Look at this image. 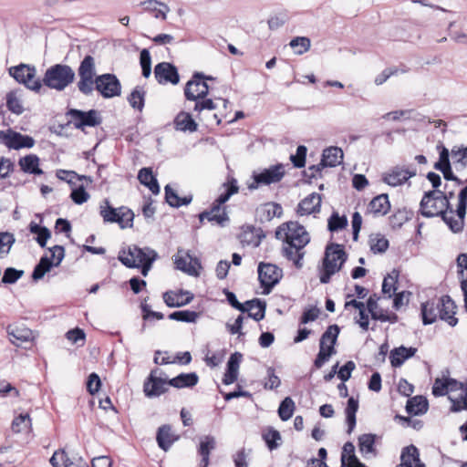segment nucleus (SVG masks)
<instances>
[{
	"instance_id": "obj_1",
	"label": "nucleus",
	"mask_w": 467,
	"mask_h": 467,
	"mask_svg": "<svg viewBox=\"0 0 467 467\" xmlns=\"http://www.w3.org/2000/svg\"><path fill=\"white\" fill-rule=\"evenodd\" d=\"M78 74L79 80L77 86L84 95H91L94 89L105 99L117 97L121 93V84L114 74L96 76L95 59L90 55H87L80 62Z\"/></svg>"
},
{
	"instance_id": "obj_2",
	"label": "nucleus",
	"mask_w": 467,
	"mask_h": 467,
	"mask_svg": "<svg viewBox=\"0 0 467 467\" xmlns=\"http://www.w3.org/2000/svg\"><path fill=\"white\" fill-rule=\"evenodd\" d=\"M275 238L283 242V255L292 261L296 268H301L306 254L304 248L310 242L306 228L297 222L284 223L277 227Z\"/></svg>"
},
{
	"instance_id": "obj_3",
	"label": "nucleus",
	"mask_w": 467,
	"mask_h": 467,
	"mask_svg": "<svg viewBox=\"0 0 467 467\" xmlns=\"http://www.w3.org/2000/svg\"><path fill=\"white\" fill-rule=\"evenodd\" d=\"M456 305L449 296L434 297L421 304V317L424 325L434 323L438 318L445 321L451 327L458 323L455 317Z\"/></svg>"
},
{
	"instance_id": "obj_4",
	"label": "nucleus",
	"mask_w": 467,
	"mask_h": 467,
	"mask_svg": "<svg viewBox=\"0 0 467 467\" xmlns=\"http://www.w3.org/2000/svg\"><path fill=\"white\" fill-rule=\"evenodd\" d=\"M211 76H205L201 72H194L192 78L186 83L184 96L187 100L194 101L193 110L200 114L202 110H213L216 104L212 99H208L209 86L206 80H213Z\"/></svg>"
},
{
	"instance_id": "obj_5",
	"label": "nucleus",
	"mask_w": 467,
	"mask_h": 467,
	"mask_svg": "<svg viewBox=\"0 0 467 467\" xmlns=\"http://www.w3.org/2000/svg\"><path fill=\"white\" fill-rule=\"evenodd\" d=\"M223 186L225 187V192L221 193L218 198L215 199L210 209L205 210L199 214V220L201 223L207 220L212 224L223 227L229 221V216L223 204L232 195L238 192L239 187L237 186V182L234 178L229 179Z\"/></svg>"
},
{
	"instance_id": "obj_6",
	"label": "nucleus",
	"mask_w": 467,
	"mask_h": 467,
	"mask_svg": "<svg viewBox=\"0 0 467 467\" xmlns=\"http://www.w3.org/2000/svg\"><path fill=\"white\" fill-rule=\"evenodd\" d=\"M347 259L348 254L343 245L338 244L327 245L320 270V282L322 284L329 283L331 276L341 270Z\"/></svg>"
},
{
	"instance_id": "obj_7",
	"label": "nucleus",
	"mask_w": 467,
	"mask_h": 467,
	"mask_svg": "<svg viewBox=\"0 0 467 467\" xmlns=\"http://www.w3.org/2000/svg\"><path fill=\"white\" fill-rule=\"evenodd\" d=\"M99 215L104 223H118L121 229L131 227L133 224V212L126 206L114 208L109 199H104L100 202Z\"/></svg>"
},
{
	"instance_id": "obj_8",
	"label": "nucleus",
	"mask_w": 467,
	"mask_h": 467,
	"mask_svg": "<svg viewBox=\"0 0 467 467\" xmlns=\"http://www.w3.org/2000/svg\"><path fill=\"white\" fill-rule=\"evenodd\" d=\"M157 254L149 248H140L136 245L130 247L127 253L119 256V260L128 267H141V274L145 276L150 270Z\"/></svg>"
},
{
	"instance_id": "obj_9",
	"label": "nucleus",
	"mask_w": 467,
	"mask_h": 467,
	"mask_svg": "<svg viewBox=\"0 0 467 467\" xmlns=\"http://www.w3.org/2000/svg\"><path fill=\"white\" fill-rule=\"evenodd\" d=\"M75 73L67 65L56 64L45 73L43 84L50 88L63 90L74 80Z\"/></svg>"
},
{
	"instance_id": "obj_10",
	"label": "nucleus",
	"mask_w": 467,
	"mask_h": 467,
	"mask_svg": "<svg viewBox=\"0 0 467 467\" xmlns=\"http://www.w3.org/2000/svg\"><path fill=\"white\" fill-rule=\"evenodd\" d=\"M338 334L339 327L337 325H331L321 336L319 352L314 361L316 368H321L330 357L336 353L335 345Z\"/></svg>"
},
{
	"instance_id": "obj_11",
	"label": "nucleus",
	"mask_w": 467,
	"mask_h": 467,
	"mask_svg": "<svg viewBox=\"0 0 467 467\" xmlns=\"http://www.w3.org/2000/svg\"><path fill=\"white\" fill-rule=\"evenodd\" d=\"M285 175V170L282 163L272 165L269 168L262 170L260 172H254V181L248 185V189L255 190L261 186L278 183L283 180Z\"/></svg>"
},
{
	"instance_id": "obj_12",
	"label": "nucleus",
	"mask_w": 467,
	"mask_h": 467,
	"mask_svg": "<svg viewBox=\"0 0 467 467\" xmlns=\"http://www.w3.org/2000/svg\"><path fill=\"white\" fill-rule=\"evenodd\" d=\"M225 296L228 303L234 308L243 313L248 312V317H251L255 321H260L265 318L266 307L265 302L259 299H253L242 304L237 300L235 295L229 290H225Z\"/></svg>"
},
{
	"instance_id": "obj_13",
	"label": "nucleus",
	"mask_w": 467,
	"mask_h": 467,
	"mask_svg": "<svg viewBox=\"0 0 467 467\" xmlns=\"http://www.w3.org/2000/svg\"><path fill=\"white\" fill-rule=\"evenodd\" d=\"M283 276V271L277 265L270 263H260L258 265V278L263 287V294L268 295Z\"/></svg>"
},
{
	"instance_id": "obj_14",
	"label": "nucleus",
	"mask_w": 467,
	"mask_h": 467,
	"mask_svg": "<svg viewBox=\"0 0 467 467\" xmlns=\"http://www.w3.org/2000/svg\"><path fill=\"white\" fill-rule=\"evenodd\" d=\"M9 74L18 82L23 83L28 88L39 91L42 88V82L36 79L35 67L20 64L9 68Z\"/></svg>"
},
{
	"instance_id": "obj_15",
	"label": "nucleus",
	"mask_w": 467,
	"mask_h": 467,
	"mask_svg": "<svg viewBox=\"0 0 467 467\" xmlns=\"http://www.w3.org/2000/svg\"><path fill=\"white\" fill-rule=\"evenodd\" d=\"M67 114L69 116V122L77 129L83 130L85 127H95L100 123L95 109H90L86 112L80 109H71Z\"/></svg>"
},
{
	"instance_id": "obj_16",
	"label": "nucleus",
	"mask_w": 467,
	"mask_h": 467,
	"mask_svg": "<svg viewBox=\"0 0 467 467\" xmlns=\"http://www.w3.org/2000/svg\"><path fill=\"white\" fill-rule=\"evenodd\" d=\"M154 76L158 83L177 85L180 76L177 67L169 62H161L154 67Z\"/></svg>"
},
{
	"instance_id": "obj_17",
	"label": "nucleus",
	"mask_w": 467,
	"mask_h": 467,
	"mask_svg": "<svg viewBox=\"0 0 467 467\" xmlns=\"http://www.w3.org/2000/svg\"><path fill=\"white\" fill-rule=\"evenodd\" d=\"M162 298L169 307H182L190 304L193 300L194 296L190 291L178 289L164 292Z\"/></svg>"
},
{
	"instance_id": "obj_18",
	"label": "nucleus",
	"mask_w": 467,
	"mask_h": 467,
	"mask_svg": "<svg viewBox=\"0 0 467 467\" xmlns=\"http://www.w3.org/2000/svg\"><path fill=\"white\" fill-rule=\"evenodd\" d=\"M2 138L4 144L9 149H29L35 145V140L32 137L14 130H8L6 133H4Z\"/></svg>"
},
{
	"instance_id": "obj_19",
	"label": "nucleus",
	"mask_w": 467,
	"mask_h": 467,
	"mask_svg": "<svg viewBox=\"0 0 467 467\" xmlns=\"http://www.w3.org/2000/svg\"><path fill=\"white\" fill-rule=\"evenodd\" d=\"M156 371L152 370L144 382L143 390L147 397H158L168 391V380L155 376Z\"/></svg>"
},
{
	"instance_id": "obj_20",
	"label": "nucleus",
	"mask_w": 467,
	"mask_h": 467,
	"mask_svg": "<svg viewBox=\"0 0 467 467\" xmlns=\"http://www.w3.org/2000/svg\"><path fill=\"white\" fill-rule=\"evenodd\" d=\"M265 236L261 228L245 225L242 227L238 238L243 246L257 247Z\"/></svg>"
},
{
	"instance_id": "obj_21",
	"label": "nucleus",
	"mask_w": 467,
	"mask_h": 467,
	"mask_svg": "<svg viewBox=\"0 0 467 467\" xmlns=\"http://www.w3.org/2000/svg\"><path fill=\"white\" fill-rule=\"evenodd\" d=\"M390 210V202L386 193L374 197L368 204L365 214L372 217H381L386 215Z\"/></svg>"
},
{
	"instance_id": "obj_22",
	"label": "nucleus",
	"mask_w": 467,
	"mask_h": 467,
	"mask_svg": "<svg viewBox=\"0 0 467 467\" xmlns=\"http://www.w3.org/2000/svg\"><path fill=\"white\" fill-rule=\"evenodd\" d=\"M182 250L178 251V255L175 257L174 264L177 269H180L188 275H198V269L201 267L200 262L197 258L192 257L189 252H186L184 255H180Z\"/></svg>"
},
{
	"instance_id": "obj_23",
	"label": "nucleus",
	"mask_w": 467,
	"mask_h": 467,
	"mask_svg": "<svg viewBox=\"0 0 467 467\" xmlns=\"http://www.w3.org/2000/svg\"><path fill=\"white\" fill-rule=\"evenodd\" d=\"M321 195L313 192L298 203L296 213L301 216L318 213L321 208Z\"/></svg>"
},
{
	"instance_id": "obj_24",
	"label": "nucleus",
	"mask_w": 467,
	"mask_h": 467,
	"mask_svg": "<svg viewBox=\"0 0 467 467\" xmlns=\"http://www.w3.org/2000/svg\"><path fill=\"white\" fill-rule=\"evenodd\" d=\"M7 333L11 342L16 346L32 341L34 338L33 331L23 324L9 325Z\"/></svg>"
},
{
	"instance_id": "obj_25",
	"label": "nucleus",
	"mask_w": 467,
	"mask_h": 467,
	"mask_svg": "<svg viewBox=\"0 0 467 467\" xmlns=\"http://www.w3.org/2000/svg\"><path fill=\"white\" fill-rule=\"evenodd\" d=\"M416 175V170L395 167L384 174L383 181L390 186H398L406 182L410 178Z\"/></svg>"
},
{
	"instance_id": "obj_26",
	"label": "nucleus",
	"mask_w": 467,
	"mask_h": 467,
	"mask_svg": "<svg viewBox=\"0 0 467 467\" xmlns=\"http://www.w3.org/2000/svg\"><path fill=\"white\" fill-rule=\"evenodd\" d=\"M397 467H425L420 459V452L416 446L410 445L403 448L400 463Z\"/></svg>"
},
{
	"instance_id": "obj_27",
	"label": "nucleus",
	"mask_w": 467,
	"mask_h": 467,
	"mask_svg": "<svg viewBox=\"0 0 467 467\" xmlns=\"http://www.w3.org/2000/svg\"><path fill=\"white\" fill-rule=\"evenodd\" d=\"M243 355L239 352L232 354L227 362V368L223 378V383L230 385L234 383L238 378V371Z\"/></svg>"
},
{
	"instance_id": "obj_28",
	"label": "nucleus",
	"mask_w": 467,
	"mask_h": 467,
	"mask_svg": "<svg viewBox=\"0 0 467 467\" xmlns=\"http://www.w3.org/2000/svg\"><path fill=\"white\" fill-rule=\"evenodd\" d=\"M367 310L370 313L371 317L374 320L381 322L396 323L398 321V316L395 313H388L387 311L379 307L377 300L372 296L367 301Z\"/></svg>"
},
{
	"instance_id": "obj_29",
	"label": "nucleus",
	"mask_w": 467,
	"mask_h": 467,
	"mask_svg": "<svg viewBox=\"0 0 467 467\" xmlns=\"http://www.w3.org/2000/svg\"><path fill=\"white\" fill-rule=\"evenodd\" d=\"M20 170L27 174L42 175L43 170L40 168V159L36 154H27L18 160Z\"/></svg>"
},
{
	"instance_id": "obj_30",
	"label": "nucleus",
	"mask_w": 467,
	"mask_h": 467,
	"mask_svg": "<svg viewBox=\"0 0 467 467\" xmlns=\"http://www.w3.org/2000/svg\"><path fill=\"white\" fill-rule=\"evenodd\" d=\"M173 125L176 130L194 132L198 130V124L193 119L192 115L186 111H180L173 120Z\"/></svg>"
},
{
	"instance_id": "obj_31",
	"label": "nucleus",
	"mask_w": 467,
	"mask_h": 467,
	"mask_svg": "<svg viewBox=\"0 0 467 467\" xmlns=\"http://www.w3.org/2000/svg\"><path fill=\"white\" fill-rule=\"evenodd\" d=\"M216 441L211 435L204 436L199 444L198 454L201 456L199 467H208L210 462V453L215 448Z\"/></svg>"
},
{
	"instance_id": "obj_32",
	"label": "nucleus",
	"mask_w": 467,
	"mask_h": 467,
	"mask_svg": "<svg viewBox=\"0 0 467 467\" xmlns=\"http://www.w3.org/2000/svg\"><path fill=\"white\" fill-rule=\"evenodd\" d=\"M143 11L150 13L155 18L165 20L167 13L170 11L169 6L157 0H146L140 2Z\"/></svg>"
},
{
	"instance_id": "obj_33",
	"label": "nucleus",
	"mask_w": 467,
	"mask_h": 467,
	"mask_svg": "<svg viewBox=\"0 0 467 467\" xmlns=\"http://www.w3.org/2000/svg\"><path fill=\"white\" fill-rule=\"evenodd\" d=\"M199 382V376L195 372L181 373L168 380V385L176 389L192 388Z\"/></svg>"
},
{
	"instance_id": "obj_34",
	"label": "nucleus",
	"mask_w": 467,
	"mask_h": 467,
	"mask_svg": "<svg viewBox=\"0 0 467 467\" xmlns=\"http://www.w3.org/2000/svg\"><path fill=\"white\" fill-rule=\"evenodd\" d=\"M343 161V151L338 147H329L323 151L322 167H336Z\"/></svg>"
},
{
	"instance_id": "obj_35",
	"label": "nucleus",
	"mask_w": 467,
	"mask_h": 467,
	"mask_svg": "<svg viewBox=\"0 0 467 467\" xmlns=\"http://www.w3.org/2000/svg\"><path fill=\"white\" fill-rule=\"evenodd\" d=\"M416 351L415 348H405L403 346L394 348L389 356L391 366L394 368L400 367L406 359L413 357Z\"/></svg>"
},
{
	"instance_id": "obj_36",
	"label": "nucleus",
	"mask_w": 467,
	"mask_h": 467,
	"mask_svg": "<svg viewBox=\"0 0 467 467\" xmlns=\"http://www.w3.org/2000/svg\"><path fill=\"white\" fill-rule=\"evenodd\" d=\"M156 440L159 447L166 451L177 440V437L172 433L171 426L162 425L158 429Z\"/></svg>"
},
{
	"instance_id": "obj_37",
	"label": "nucleus",
	"mask_w": 467,
	"mask_h": 467,
	"mask_svg": "<svg viewBox=\"0 0 467 467\" xmlns=\"http://www.w3.org/2000/svg\"><path fill=\"white\" fill-rule=\"evenodd\" d=\"M139 182L149 188L153 194L160 192V186L151 168H142L138 173Z\"/></svg>"
},
{
	"instance_id": "obj_38",
	"label": "nucleus",
	"mask_w": 467,
	"mask_h": 467,
	"mask_svg": "<svg viewBox=\"0 0 467 467\" xmlns=\"http://www.w3.org/2000/svg\"><path fill=\"white\" fill-rule=\"evenodd\" d=\"M428 400L422 396H415L408 400L406 410L410 415H420L427 411Z\"/></svg>"
},
{
	"instance_id": "obj_39",
	"label": "nucleus",
	"mask_w": 467,
	"mask_h": 467,
	"mask_svg": "<svg viewBox=\"0 0 467 467\" xmlns=\"http://www.w3.org/2000/svg\"><path fill=\"white\" fill-rule=\"evenodd\" d=\"M165 191V200L168 204L171 207H181L182 205H188L192 201V195H187L184 197H179L177 192L170 186L166 185L164 188Z\"/></svg>"
},
{
	"instance_id": "obj_40",
	"label": "nucleus",
	"mask_w": 467,
	"mask_h": 467,
	"mask_svg": "<svg viewBox=\"0 0 467 467\" xmlns=\"http://www.w3.org/2000/svg\"><path fill=\"white\" fill-rule=\"evenodd\" d=\"M451 155L454 168L458 172H462L467 169V147L461 148L454 146L451 149Z\"/></svg>"
},
{
	"instance_id": "obj_41",
	"label": "nucleus",
	"mask_w": 467,
	"mask_h": 467,
	"mask_svg": "<svg viewBox=\"0 0 467 467\" xmlns=\"http://www.w3.org/2000/svg\"><path fill=\"white\" fill-rule=\"evenodd\" d=\"M358 410V400L350 397L345 410L348 433H351L356 427V413Z\"/></svg>"
},
{
	"instance_id": "obj_42",
	"label": "nucleus",
	"mask_w": 467,
	"mask_h": 467,
	"mask_svg": "<svg viewBox=\"0 0 467 467\" xmlns=\"http://www.w3.org/2000/svg\"><path fill=\"white\" fill-rule=\"evenodd\" d=\"M376 435L371 433L362 434L358 437V449L363 455L376 453L375 449Z\"/></svg>"
},
{
	"instance_id": "obj_43",
	"label": "nucleus",
	"mask_w": 467,
	"mask_h": 467,
	"mask_svg": "<svg viewBox=\"0 0 467 467\" xmlns=\"http://www.w3.org/2000/svg\"><path fill=\"white\" fill-rule=\"evenodd\" d=\"M11 429L16 433L31 431L32 420L30 415L26 413L16 417L12 421Z\"/></svg>"
},
{
	"instance_id": "obj_44",
	"label": "nucleus",
	"mask_w": 467,
	"mask_h": 467,
	"mask_svg": "<svg viewBox=\"0 0 467 467\" xmlns=\"http://www.w3.org/2000/svg\"><path fill=\"white\" fill-rule=\"evenodd\" d=\"M283 214V208L277 202H266L261 208V220L271 221Z\"/></svg>"
},
{
	"instance_id": "obj_45",
	"label": "nucleus",
	"mask_w": 467,
	"mask_h": 467,
	"mask_svg": "<svg viewBox=\"0 0 467 467\" xmlns=\"http://www.w3.org/2000/svg\"><path fill=\"white\" fill-rule=\"evenodd\" d=\"M145 95L146 92L144 88L137 86L129 95L128 101L133 109L141 111L144 108Z\"/></svg>"
},
{
	"instance_id": "obj_46",
	"label": "nucleus",
	"mask_w": 467,
	"mask_h": 467,
	"mask_svg": "<svg viewBox=\"0 0 467 467\" xmlns=\"http://www.w3.org/2000/svg\"><path fill=\"white\" fill-rule=\"evenodd\" d=\"M5 100H6V108L12 113L16 114V115H20L23 113L24 108L22 105L20 96L18 95L17 91H16V90L9 91L6 94Z\"/></svg>"
},
{
	"instance_id": "obj_47",
	"label": "nucleus",
	"mask_w": 467,
	"mask_h": 467,
	"mask_svg": "<svg viewBox=\"0 0 467 467\" xmlns=\"http://www.w3.org/2000/svg\"><path fill=\"white\" fill-rule=\"evenodd\" d=\"M296 410V405L292 398L286 397L285 398L278 408V416L283 421H286L294 414V411Z\"/></svg>"
},
{
	"instance_id": "obj_48",
	"label": "nucleus",
	"mask_w": 467,
	"mask_h": 467,
	"mask_svg": "<svg viewBox=\"0 0 467 467\" xmlns=\"http://www.w3.org/2000/svg\"><path fill=\"white\" fill-rule=\"evenodd\" d=\"M399 271L393 270L390 274H389L383 280L382 283V292L385 295H388L389 297H391L393 294H395L397 287L396 284L398 282Z\"/></svg>"
},
{
	"instance_id": "obj_49",
	"label": "nucleus",
	"mask_w": 467,
	"mask_h": 467,
	"mask_svg": "<svg viewBox=\"0 0 467 467\" xmlns=\"http://www.w3.org/2000/svg\"><path fill=\"white\" fill-rule=\"evenodd\" d=\"M54 265L52 260L47 256L41 257L39 263L34 268L32 278L34 280H39L44 277V275L50 271L51 267Z\"/></svg>"
},
{
	"instance_id": "obj_50",
	"label": "nucleus",
	"mask_w": 467,
	"mask_h": 467,
	"mask_svg": "<svg viewBox=\"0 0 467 467\" xmlns=\"http://www.w3.org/2000/svg\"><path fill=\"white\" fill-rule=\"evenodd\" d=\"M409 219V213L406 209H398L389 217V223L393 230H396L400 229Z\"/></svg>"
},
{
	"instance_id": "obj_51",
	"label": "nucleus",
	"mask_w": 467,
	"mask_h": 467,
	"mask_svg": "<svg viewBox=\"0 0 467 467\" xmlns=\"http://www.w3.org/2000/svg\"><path fill=\"white\" fill-rule=\"evenodd\" d=\"M29 230L32 234H36V242L42 247H46L47 241L50 238V231L44 226H40L35 223H31Z\"/></svg>"
},
{
	"instance_id": "obj_52",
	"label": "nucleus",
	"mask_w": 467,
	"mask_h": 467,
	"mask_svg": "<svg viewBox=\"0 0 467 467\" xmlns=\"http://www.w3.org/2000/svg\"><path fill=\"white\" fill-rule=\"evenodd\" d=\"M168 317L171 320L194 323L199 317V313L191 310H180L171 313Z\"/></svg>"
},
{
	"instance_id": "obj_53",
	"label": "nucleus",
	"mask_w": 467,
	"mask_h": 467,
	"mask_svg": "<svg viewBox=\"0 0 467 467\" xmlns=\"http://www.w3.org/2000/svg\"><path fill=\"white\" fill-rule=\"evenodd\" d=\"M348 226V219L345 215L340 216L338 213L334 212L327 221V227L330 232H337Z\"/></svg>"
},
{
	"instance_id": "obj_54",
	"label": "nucleus",
	"mask_w": 467,
	"mask_h": 467,
	"mask_svg": "<svg viewBox=\"0 0 467 467\" xmlns=\"http://www.w3.org/2000/svg\"><path fill=\"white\" fill-rule=\"evenodd\" d=\"M16 242L15 235L9 232H0V257L9 254Z\"/></svg>"
},
{
	"instance_id": "obj_55",
	"label": "nucleus",
	"mask_w": 467,
	"mask_h": 467,
	"mask_svg": "<svg viewBox=\"0 0 467 467\" xmlns=\"http://www.w3.org/2000/svg\"><path fill=\"white\" fill-rule=\"evenodd\" d=\"M437 150H439L440 156L439 161L434 164V168L439 171L441 169L451 167L449 150L441 142L437 145Z\"/></svg>"
},
{
	"instance_id": "obj_56",
	"label": "nucleus",
	"mask_w": 467,
	"mask_h": 467,
	"mask_svg": "<svg viewBox=\"0 0 467 467\" xmlns=\"http://www.w3.org/2000/svg\"><path fill=\"white\" fill-rule=\"evenodd\" d=\"M370 249L374 254L384 253L389 248V240L379 234L369 240Z\"/></svg>"
},
{
	"instance_id": "obj_57",
	"label": "nucleus",
	"mask_w": 467,
	"mask_h": 467,
	"mask_svg": "<svg viewBox=\"0 0 467 467\" xmlns=\"http://www.w3.org/2000/svg\"><path fill=\"white\" fill-rule=\"evenodd\" d=\"M263 439L269 450H275L278 447V441L281 440L280 432L273 428H268L263 432Z\"/></svg>"
},
{
	"instance_id": "obj_58",
	"label": "nucleus",
	"mask_w": 467,
	"mask_h": 467,
	"mask_svg": "<svg viewBox=\"0 0 467 467\" xmlns=\"http://www.w3.org/2000/svg\"><path fill=\"white\" fill-rule=\"evenodd\" d=\"M290 47L296 49V53L302 55L309 50L310 39L306 36H297L291 40Z\"/></svg>"
},
{
	"instance_id": "obj_59",
	"label": "nucleus",
	"mask_w": 467,
	"mask_h": 467,
	"mask_svg": "<svg viewBox=\"0 0 467 467\" xmlns=\"http://www.w3.org/2000/svg\"><path fill=\"white\" fill-rule=\"evenodd\" d=\"M307 149L304 145H299L296 154L290 156V161L296 168H303L306 165Z\"/></svg>"
},
{
	"instance_id": "obj_60",
	"label": "nucleus",
	"mask_w": 467,
	"mask_h": 467,
	"mask_svg": "<svg viewBox=\"0 0 467 467\" xmlns=\"http://www.w3.org/2000/svg\"><path fill=\"white\" fill-rule=\"evenodd\" d=\"M142 76L149 78L151 73V58L148 49H142L140 55Z\"/></svg>"
},
{
	"instance_id": "obj_61",
	"label": "nucleus",
	"mask_w": 467,
	"mask_h": 467,
	"mask_svg": "<svg viewBox=\"0 0 467 467\" xmlns=\"http://www.w3.org/2000/svg\"><path fill=\"white\" fill-rule=\"evenodd\" d=\"M281 384L279 377L275 374V368H267V377L264 382V388L265 389H275Z\"/></svg>"
},
{
	"instance_id": "obj_62",
	"label": "nucleus",
	"mask_w": 467,
	"mask_h": 467,
	"mask_svg": "<svg viewBox=\"0 0 467 467\" xmlns=\"http://www.w3.org/2000/svg\"><path fill=\"white\" fill-rule=\"evenodd\" d=\"M15 171V163L10 159L0 157V180L6 179Z\"/></svg>"
},
{
	"instance_id": "obj_63",
	"label": "nucleus",
	"mask_w": 467,
	"mask_h": 467,
	"mask_svg": "<svg viewBox=\"0 0 467 467\" xmlns=\"http://www.w3.org/2000/svg\"><path fill=\"white\" fill-rule=\"evenodd\" d=\"M69 459L65 451H57L50 458V463L53 467H67L69 465Z\"/></svg>"
},
{
	"instance_id": "obj_64",
	"label": "nucleus",
	"mask_w": 467,
	"mask_h": 467,
	"mask_svg": "<svg viewBox=\"0 0 467 467\" xmlns=\"http://www.w3.org/2000/svg\"><path fill=\"white\" fill-rule=\"evenodd\" d=\"M89 193L82 185L72 190L70 193V198L76 204H83L89 199Z\"/></svg>"
}]
</instances>
